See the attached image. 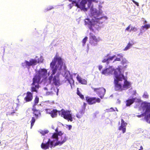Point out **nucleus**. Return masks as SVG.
<instances>
[{
	"instance_id": "14",
	"label": "nucleus",
	"mask_w": 150,
	"mask_h": 150,
	"mask_svg": "<svg viewBox=\"0 0 150 150\" xmlns=\"http://www.w3.org/2000/svg\"><path fill=\"white\" fill-rule=\"evenodd\" d=\"M33 98V93L31 92L28 91L26 93V96L24 98V100L25 102H28L31 101Z\"/></svg>"
},
{
	"instance_id": "42",
	"label": "nucleus",
	"mask_w": 150,
	"mask_h": 150,
	"mask_svg": "<svg viewBox=\"0 0 150 150\" xmlns=\"http://www.w3.org/2000/svg\"><path fill=\"white\" fill-rule=\"evenodd\" d=\"M35 118L34 117H32L31 122H35Z\"/></svg>"
},
{
	"instance_id": "26",
	"label": "nucleus",
	"mask_w": 150,
	"mask_h": 150,
	"mask_svg": "<svg viewBox=\"0 0 150 150\" xmlns=\"http://www.w3.org/2000/svg\"><path fill=\"white\" fill-rule=\"evenodd\" d=\"M39 101V98L38 96H36L34 100V104L33 105V107H34L36 105Z\"/></svg>"
},
{
	"instance_id": "24",
	"label": "nucleus",
	"mask_w": 150,
	"mask_h": 150,
	"mask_svg": "<svg viewBox=\"0 0 150 150\" xmlns=\"http://www.w3.org/2000/svg\"><path fill=\"white\" fill-rule=\"evenodd\" d=\"M85 110H81L76 115V116L79 118H81L84 114Z\"/></svg>"
},
{
	"instance_id": "7",
	"label": "nucleus",
	"mask_w": 150,
	"mask_h": 150,
	"mask_svg": "<svg viewBox=\"0 0 150 150\" xmlns=\"http://www.w3.org/2000/svg\"><path fill=\"white\" fill-rule=\"evenodd\" d=\"M90 43L92 46H95L97 45L98 43L101 40L99 37H97L93 33H89Z\"/></svg>"
},
{
	"instance_id": "35",
	"label": "nucleus",
	"mask_w": 150,
	"mask_h": 150,
	"mask_svg": "<svg viewBox=\"0 0 150 150\" xmlns=\"http://www.w3.org/2000/svg\"><path fill=\"white\" fill-rule=\"evenodd\" d=\"M143 97L144 98H148L149 97V96L147 94H144L143 95Z\"/></svg>"
},
{
	"instance_id": "36",
	"label": "nucleus",
	"mask_w": 150,
	"mask_h": 150,
	"mask_svg": "<svg viewBox=\"0 0 150 150\" xmlns=\"http://www.w3.org/2000/svg\"><path fill=\"white\" fill-rule=\"evenodd\" d=\"M121 61V59L120 58L117 57L113 61V62H114L115 61Z\"/></svg>"
},
{
	"instance_id": "47",
	"label": "nucleus",
	"mask_w": 150,
	"mask_h": 150,
	"mask_svg": "<svg viewBox=\"0 0 150 150\" xmlns=\"http://www.w3.org/2000/svg\"><path fill=\"white\" fill-rule=\"evenodd\" d=\"M67 80L68 81V82L71 84V83L70 82V80L69 79H67Z\"/></svg>"
},
{
	"instance_id": "48",
	"label": "nucleus",
	"mask_w": 150,
	"mask_h": 150,
	"mask_svg": "<svg viewBox=\"0 0 150 150\" xmlns=\"http://www.w3.org/2000/svg\"><path fill=\"white\" fill-rule=\"evenodd\" d=\"M53 129H54V126L53 125H52V127H51Z\"/></svg>"
},
{
	"instance_id": "39",
	"label": "nucleus",
	"mask_w": 150,
	"mask_h": 150,
	"mask_svg": "<svg viewBox=\"0 0 150 150\" xmlns=\"http://www.w3.org/2000/svg\"><path fill=\"white\" fill-rule=\"evenodd\" d=\"M130 25H130L127 27L125 30L127 31H129V29H130Z\"/></svg>"
},
{
	"instance_id": "34",
	"label": "nucleus",
	"mask_w": 150,
	"mask_h": 150,
	"mask_svg": "<svg viewBox=\"0 0 150 150\" xmlns=\"http://www.w3.org/2000/svg\"><path fill=\"white\" fill-rule=\"evenodd\" d=\"M54 8V7L52 6H50L49 7H47L46 9H45V11H47L49 10H50L52 9H53Z\"/></svg>"
},
{
	"instance_id": "21",
	"label": "nucleus",
	"mask_w": 150,
	"mask_h": 150,
	"mask_svg": "<svg viewBox=\"0 0 150 150\" xmlns=\"http://www.w3.org/2000/svg\"><path fill=\"white\" fill-rule=\"evenodd\" d=\"M135 98H132L131 99H129L126 101V105L127 106H130L133 104L135 101Z\"/></svg>"
},
{
	"instance_id": "27",
	"label": "nucleus",
	"mask_w": 150,
	"mask_h": 150,
	"mask_svg": "<svg viewBox=\"0 0 150 150\" xmlns=\"http://www.w3.org/2000/svg\"><path fill=\"white\" fill-rule=\"evenodd\" d=\"M38 132H40L43 135H45V134L48 133L49 131L48 130L45 129L44 130L40 129L38 131Z\"/></svg>"
},
{
	"instance_id": "37",
	"label": "nucleus",
	"mask_w": 150,
	"mask_h": 150,
	"mask_svg": "<svg viewBox=\"0 0 150 150\" xmlns=\"http://www.w3.org/2000/svg\"><path fill=\"white\" fill-rule=\"evenodd\" d=\"M145 115V113H144L140 115H137V116L139 117H141L144 116Z\"/></svg>"
},
{
	"instance_id": "19",
	"label": "nucleus",
	"mask_w": 150,
	"mask_h": 150,
	"mask_svg": "<svg viewBox=\"0 0 150 150\" xmlns=\"http://www.w3.org/2000/svg\"><path fill=\"white\" fill-rule=\"evenodd\" d=\"M32 110L33 111V113L36 116V119L38 118V117L41 116V113L40 110H36L34 108H33Z\"/></svg>"
},
{
	"instance_id": "17",
	"label": "nucleus",
	"mask_w": 150,
	"mask_h": 150,
	"mask_svg": "<svg viewBox=\"0 0 150 150\" xmlns=\"http://www.w3.org/2000/svg\"><path fill=\"white\" fill-rule=\"evenodd\" d=\"M127 122H121V125L118 128V129L120 130H121L123 133L126 132V127L127 125Z\"/></svg>"
},
{
	"instance_id": "8",
	"label": "nucleus",
	"mask_w": 150,
	"mask_h": 150,
	"mask_svg": "<svg viewBox=\"0 0 150 150\" xmlns=\"http://www.w3.org/2000/svg\"><path fill=\"white\" fill-rule=\"evenodd\" d=\"M86 100L87 103L90 105L96 104V103H100V99L98 98L95 97H91L88 96L86 97Z\"/></svg>"
},
{
	"instance_id": "4",
	"label": "nucleus",
	"mask_w": 150,
	"mask_h": 150,
	"mask_svg": "<svg viewBox=\"0 0 150 150\" xmlns=\"http://www.w3.org/2000/svg\"><path fill=\"white\" fill-rule=\"evenodd\" d=\"M100 13L97 12H96L94 13V16L91 17V19L89 18H86L84 20L85 25L89 26V29L92 31L94 32V30L92 28V27L94 26L97 23H102L103 21H100V20L102 18H107L105 16L102 17L100 18H97L100 15Z\"/></svg>"
},
{
	"instance_id": "9",
	"label": "nucleus",
	"mask_w": 150,
	"mask_h": 150,
	"mask_svg": "<svg viewBox=\"0 0 150 150\" xmlns=\"http://www.w3.org/2000/svg\"><path fill=\"white\" fill-rule=\"evenodd\" d=\"M92 89L95 92H96L97 94L99 96L100 98L102 99L105 93V89L103 88H93Z\"/></svg>"
},
{
	"instance_id": "25",
	"label": "nucleus",
	"mask_w": 150,
	"mask_h": 150,
	"mask_svg": "<svg viewBox=\"0 0 150 150\" xmlns=\"http://www.w3.org/2000/svg\"><path fill=\"white\" fill-rule=\"evenodd\" d=\"M53 90L54 91H52L50 92H47L46 93V94L48 95H51L53 94H54L55 93H57V95H58V92L59 91V89L56 88H54L53 89Z\"/></svg>"
},
{
	"instance_id": "46",
	"label": "nucleus",
	"mask_w": 150,
	"mask_h": 150,
	"mask_svg": "<svg viewBox=\"0 0 150 150\" xmlns=\"http://www.w3.org/2000/svg\"><path fill=\"white\" fill-rule=\"evenodd\" d=\"M140 149H141V150H142L143 149V147L142 146H140Z\"/></svg>"
},
{
	"instance_id": "5",
	"label": "nucleus",
	"mask_w": 150,
	"mask_h": 150,
	"mask_svg": "<svg viewBox=\"0 0 150 150\" xmlns=\"http://www.w3.org/2000/svg\"><path fill=\"white\" fill-rule=\"evenodd\" d=\"M60 111V115L61 117L68 121H72V118L70 111L69 110H65L63 109H62Z\"/></svg>"
},
{
	"instance_id": "11",
	"label": "nucleus",
	"mask_w": 150,
	"mask_h": 150,
	"mask_svg": "<svg viewBox=\"0 0 150 150\" xmlns=\"http://www.w3.org/2000/svg\"><path fill=\"white\" fill-rule=\"evenodd\" d=\"M122 80H120L119 79H115L114 80V83L115 84V89L116 91H122L123 90L122 86V84L119 82V81H122Z\"/></svg>"
},
{
	"instance_id": "18",
	"label": "nucleus",
	"mask_w": 150,
	"mask_h": 150,
	"mask_svg": "<svg viewBox=\"0 0 150 150\" xmlns=\"http://www.w3.org/2000/svg\"><path fill=\"white\" fill-rule=\"evenodd\" d=\"M76 79L79 83L82 84L86 85L87 83V81L85 79H82L80 77L78 76L76 77Z\"/></svg>"
},
{
	"instance_id": "49",
	"label": "nucleus",
	"mask_w": 150,
	"mask_h": 150,
	"mask_svg": "<svg viewBox=\"0 0 150 150\" xmlns=\"http://www.w3.org/2000/svg\"><path fill=\"white\" fill-rule=\"evenodd\" d=\"M147 23V21H145L144 22V24L146 23Z\"/></svg>"
},
{
	"instance_id": "20",
	"label": "nucleus",
	"mask_w": 150,
	"mask_h": 150,
	"mask_svg": "<svg viewBox=\"0 0 150 150\" xmlns=\"http://www.w3.org/2000/svg\"><path fill=\"white\" fill-rule=\"evenodd\" d=\"M134 44V42L133 40L129 41L126 46L123 49L124 51H126L130 49L132 46Z\"/></svg>"
},
{
	"instance_id": "23",
	"label": "nucleus",
	"mask_w": 150,
	"mask_h": 150,
	"mask_svg": "<svg viewBox=\"0 0 150 150\" xmlns=\"http://www.w3.org/2000/svg\"><path fill=\"white\" fill-rule=\"evenodd\" d=\"M70 5H72V6H76L78 8H85V6H82V5H81V2L80 3V4L79 5V4L76 2V1H72V3L71 4H70Z\"/></svg>"
},
{
	"instance_id": "53",
	"label": "nucleus",
	"mask_w": 150,
	"mask_h": 150,
	"mask_svg": "<svg viewBox=\"0 0 150 150\" xmlns=\"http://www.w3.org/2000/svg\"><path fill=\"white\" fill-rule=\"evenodd\" d=\"M139 150H141V149H139Z\"/></svg>"
},
{
	"instance_id": "2",
	"label": "nucleus",
	"mask_w": 150,
	"mask_h": 150,
	"mask_svg": "<svg viewBox=\"0 0 150 150\" xmlns=\"http://www.w3.org/2000/svg\"><path fill=\"white\" fill-rule=\"evenodd\" d=\"M50 67L52 69V74L49 77L50 81H51L52 79L53 83L56 86H59L60 85V80L59 76L55 75L53 77V76L57 72V70H60L62 69L66 70V66L62 58L56 54L52 59L50 64Z\"/></svg>"
},
{
	"instance_id": "41",
	"label": "nucleus",
	"mask_w": 150,
	"mask_h": 150,
	"mask_svg": "<svg viewBox=\"0 0 150 150\" xmlns=\"http://www.w3.org/2000/svg\"><path fill=\"white\" fill-rule=\"evenodd\" d=\"M117 56L120 57V58H122L123 57V56L122 55V54H117Z\"/></svg>"
},
{
	"instance_id": "50",
	"label": "nucleus",
	"mask_w": 150,
	"mask_h": 150,
	"mask_svg": "<svg viewBox=\"0 0 150 150\" xmlns=\"http://www.w3.org/2000/svg\"><path fill=\"white\" fill-rule=\"evenodd\" d=\"M115 109H116V110L117 111H118V110H117V108H115Z\"/></svg>"
},
{
	"instance_id": "38",
	"label": "nucleus",
	"mask_w": 150,
	"mask_h": 150,
	"mask_svg": "<svg viewBox=\"0 0 150 150\" xmlns=\"http://www.w3.org/2000/svg\"><path fill=\"white\" fill-rule=\"evenodd\" d=\"M67 128H68V129L69 130H70L71 129V127H72L71 125H67Z\"/></svg>"
},
{
	"instance_id": "45",
	"label": "nucleus",
	"mask_w": 150,
	"mask_h": 150,
	"mask_svg": "<svg viewBox=\"0 0 150 150\" xmlns=\"http://www.w3.org/2000/svg\"><path fill=\"white\" fill-rule=\"evenodd\" d=\"M121 102V101L119 99H117V103L118 104H120Z\"/></svg>"
},
{
	"instance_id": "3",
	"label": "nucleus",
	"mask_w": 150,
	"mask_h": 150,
	"mask_svg": "<svg viewBox=\"0 0 150 150\" xmlns=\"http://www.w3.org/2000/svg\"><path fill=\"white\" fill-rule=\"evenodd\" d=\"M47 71L45 69H40L38 73L36 74L33 79V82L31 84V91L32 92H38L40 87L39 84L41 77H45L47 75Z\"/></svg>"
},
{
	"instance_id": "13",
	"label": "nucleus",
	"mask_w": 150,
	"mask_h": 150,
	"mask_svg": "<svg viewBox=\"0 0 150 150\" xmlns=\"http://www.w3.org/2000/svg\"><path fill=\"white\" fill-rule=\"evenodd\" d=\"M112 67V66L109 67L108 68H106L103 70L101 73L103 74L106 75L113 74Z\"/></svg>"
},
{
	"instance_id": "52",
	"label": "nucleus",
	"mask_w": 150,
	"mask_h": 150,
	"mask_svg": "<svg viewBox=\"0 0 150 150\" xmlns=\"http://www.w3.org/2000/svg\"><path fill=\"white\" fill-rule=\"evenodd\" d=\"M148 123H149L150 124V122H148Z\"/></svg>"
},
{
	"instance_id": "51",
	"label": "nucleus",
	"mask_w": 150,
	"mask_h": 150,
	"mask_svg": "<svg viewBox=\"0 0 150 150\" xmlns=\"http://www.w3.org/2000/svg\"><path fill=\"white\" fill-rule=\"evenodd\" d=\"M122 122H124V121L123 120H122Z\"/></svg>"
},
{
	"instance_id": "40",
	"label": "nucleus",
	"mask_w": 150,
	"mask_h": 150,
	"mask_svg": "<svg viewBox=\"0 0 150 150\" xmlns=\"http://www.w3.org/2000/svg\"><path fill=\"white\" fill-rule=\"evenodd\" d=\"M132 1L137 6H139V4L137 2L135 1L134 0H132Z\"/></svg>"
},
{
	"instance_id": "32",
	"label": "nucleus",
	"mask_w": 150,
	"mask_h": 150,
	"mask_svg": "<svg viewBox=\"0 0 150 150\" xmlns=\"http://www.w3.org/2000/svg\"><path fill=\"white\" fill-rule=\"evenodd\" d=\"M106 110V112H107L115 111V110L113 108H110L107 109Z\"/></svg>"
},
{
	"instance_id": "43",
	"label": "nucleus",
	"mask_w": 150,
	"mask_h": 150,
	"mask_svg": "<svg viewBox=\"0 0 150 150\" xmlns=\"http://www.w3.org/2000/svg\"><path fill=\"white\" fill-rule=\"evenodd\" d=\"M35 122H31V126H30V129H31L33 126L34 125V123Z\"/></svg>"
},
{
	"instance_id": "15",
	"label": "nucleus",
	"mask_w": 150,
	"mask_h": 150,
	"mask_svg": "<svg viewBox=\"0 0 150 150\" xmlns=\"http://www.w3.org/2000/svg\"><path fill=\"white\" fill-rule=\"evenodd\" d=\"M124 79L125 81L122 86L123 90H126L129 88L131 86V83L127 80V79L124 76V78H122V80Z\"/></svg>"
},
{
	"instance_id": "33",
	"label": "nucleus",
	"mask_w": 150,
	"mask_h": 150,
	"mask_svg": "<svg viewBox=\"0 0 150 150\" xmlns=\"http://www.w3.org/2000/svg\"><path fill=\"white\" fill-rule=\"evenodd\" d=\"M137 30V29L135 27H132L131 29L129 30V31L130 32L131 31H133L134 32H136Z\"/></svg>"
},
{
	"instance_id": "16",
	"label": "nucleus",
	"mask_w": 150,
	"mask_h": 150,
	"mask_svg": "<svg viewBox=\"0 0 150 150\" xmlns=\"http://www.w3.org/2000/svg\"><path fill=\"white\" fill-rule=\"evenodd\" d=\"M108 54H107L106 56L105 57V58H104L102 61V62L106 63L107 64H108L110 63V62L112 60L113 58L115 57V55H114L111 57H108Z\"/></svg>"
},
{
	"instance_id": "28",
	"label": "nucleus",
	"mask_w": 150,
	"mask_h": 150,
	"mask_svg": "<svg viewBox=\"0 0 150 150\" xmlns=\"http://www.w3.org/2000/svg\"><path fill=\"white\" fill-rule=\"evenodd\" d=\"M150 28V25L149 24H146L141 27L140 30H143L144 28L147 30Z\"/></svg>"
},
{
	"instance_id": "6",
	"label": "nucleus",
	"mask_w": 150,
	"mask_h": 150,
	"mask_svg": "<svg viewBox=\"0 0 150 150\" xmlns=\"http://www.w3.org/2000/svg\"><path fill=\"white\" fill-rule=\"evenodd\" d=\"M122 67L120 66H118L116 69H114L112 68L113 72L115 77V79H119L120 80H121L122 78H124V75L121 74V71L122 69Z\"/></svg>"
},
{
	"instance_id": "22",
	"label": "nucleus",
	"mask_w": 150,
	"mask_h": 150,
	"mask_svg": "<svg viewBox=\"0 0 150 150\" xmlns=\"http://www.w3.org/2000/svg\"><path fill=\"white\" fill-rule=\"evenodd\" d=\"M88 1L89 3L91 2H95L97 3V1L96 0H82L81 1V5H82L83 6H85V4L87 3V1Z\"/></svg>"
},
{
	"instance_id": "44",
	"label": "nucleus",
	"mask_w": 150,
	"mask_h": 150,
	"mask_svg": "<svg viewBox=\"0 0 150 150\" xmlns=\"http://www.w3.org/2000/svg\"><path fill=\"white\" fill-rule=\"evenodd\" d=\"M103 67L102 65H99L98 67V69L99 70H100Z\"/></svg>"
},
{
	"instance_id": "30",
	"label": "nucleus",
	"mask_w": 150,
	"mask_h": 150,
	"mask_svg": "<svg viewBox=\"0 0 150 150\" xmlns=\"http://www.w3.org/2000/svg\"><path fill=\"white\" fill-rule=\"evenodd\" d=\"M144 113L145 115L149 114L150 115V106H147L146 107V110Z\"/></svg>"
},
{
	"instance_id": "10",
	"label": "nucleus",
	"mask_w": 150,
	"mask_h": 150,
	"mask_svg": "<svg viewBox=\"0 0 150 150\" xmlns=\"http://www.w3.org/2000/svg\"><path fill=\"white\" fill-rule=\"evenodd\" d=\"M37 64V60L35 59H31L29 62L26 60L24 62L22 63L21 64L22 66L23 67L25 66L30 67L32 65H35Z\"/></svg>"
},
{
	"instance_id": "31",
	"label": "nucleus",
	"mask_w": 150,
	"mask_h": 150,
	"mask_svg": "<svg viewBox=\"0 0 150 150\" xmlns=\"http://www.w3.org/2000/svg\"><path fill=\"white\" fill-rule=\"evenodd\" d=\"M88 38L87 37H85L82 40V43L83 46H84L86 44V42L88 40Z\"/></svg>"
},
{
	"instance_id": "29",
	"label": "nucleus",
	"mask_w": 150,
	"mask_h": 150,
	"mask_svg": "<svg viewBox=\"0 0 150 150\" xmlns=\"http://www.w3.org/2000/svg\"><path fill=\"white\" fill-rule=\"evenodd\" d=\"M77 94L80 97V98H81L83 100L84 99V96L80 92L78 88H77Z\"/></svg>"
},
{
	"instance_id": "1",
	"label": "nucleus",
	"mask_w": 150,
	"mask_h": 150,
	"mask_svg": "<svg viewBox=\"0 0 150 150\" xmlns=\"http://www.w3.org/2000/svg\"><path fill=\"white\" fill-rule=\"evenodd\" d=\"M55 132L54 133L51 137V139H48L45 143L42 142L41 145V147L46 150L54 148L57 145H61L67 140V137L65 134L58 130L57 128L55 129Z\"/></svg>"
},
{
	"instance_id": "12",
	"label": "nucleus",
	"mask_w": 150,
	"mask_h": 150,
	"mask_svg": "<svg viewBox=\"0 0 150 150\" xmlns=\"http://www.w3.org/2000/svg\"><path fill=\"white\" fill-rule=\"evenodd\" d=\"M47 113V114L50 115L52 117L54 118L56 117L57 116V113L60 115L61 112L60 110H57L56 109H53L52 110H50V109H46Z\"/></svg>"
}]
</instances>
